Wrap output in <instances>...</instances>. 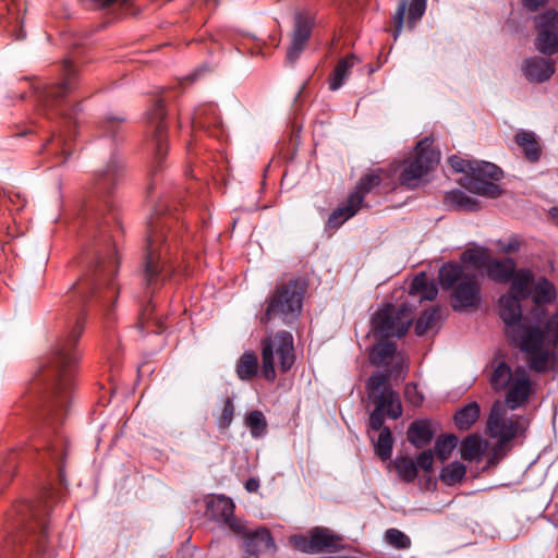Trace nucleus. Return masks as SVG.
I'll return each instance as SVG.
<instances>
[{"mask_svg": "<svg viewBox=\"0 0 558 558\" xmlns=\"http://www.w3.org/2000/svg\"><path fill=\"white\" fill-rule=\"evenodd\" d=\"M85 322L86 313L81 310L71 328L56 342L47 364L40 369L49 392L41 415L45 423L51 428L62 422L74 387L81 357L77 343Z\"/></svg>", "mask_w": 558, "mask_h": 558, "instance_id": "1", "label": "nucleus"}, {"mask_svg": "<svg viewBox=\"0 0 558 558\" xmlns=\"http://www.w3.org/2000/svg\"><path fill=\"white\" fill-rule=\"evenodd\" d=\"M183 222L171 216L151 217L147 225L144 279L147 286L171 276L172 260L183 239Z\"/></svg>", "mask_w": 558, "mask_h": 558, "instance_id": "2", "label": "nucleus"}, {"mask_svg": "<svg viewBox=\"0 0 558 558\" xmlns=\"http://www.w3.org/2000/svg\"><path fill=\"white\" fill-rule=\"evenodd\" d=\"M307 284L300 279L277 283L265 300L259 322L268 325L280 322L293 326L300 318Z\"/></svg>", "mask_w": 558, "mask_h": 558, "instance_id": "3", "label": "nucleus"}, {"mask_svg": "<svg viewBox=\"0 0 558 558\" xmlns=\"http://www.w3.org/2000/svg\"><path fill=\"white\" fill-rule=\"evenodd\" d=\"M514 343L526 355L529 367L536 373H545L548 369L550 352L544 344L558 345V313L546 319L543 327L530 326L523 328Z\"/></svg>", "mask_w": 558, "mask_h": 558, "instance_id": "4", "label": "nucleus"}, {"mask_svg": "<svg viewBox=\"0 0 558 558\" xmlns=\"http://www.w3.org/2000/svg\"><path fill=\"white\" fill-rule=\"evenodd\" d=\"M490 368L488 383L495 392H506L505 402L510 410H515L529 401L532 381L524 367L512 369L504 360L495 356Z\"/></svg>", "mask_w": 558, "mask_h": 558, "instance_id": "5", "label": "nucleus"}, {"mask_svg": "<svg viewBox=\"0 0 558 558\" xmlns=\"http://www.w3.org/2000/svg\"><path fill=\"white\" fill-rule=\"evenodd\" d=\"M369 399L375 403L369 414L368 426L374 432H381L386 426L385 415L397 420L402 415V405L397 391L391 388L388 373H373L365 384Z\"/></svg>", "mask_w": 558, "mask_h": 558, "instance_id": "6", "label": "nucleus"}, {"mask_svg": "<svg viewBox=\"0 0 558 558\" xmlns=\"http://www.w3.org/2000/svg\"><path fill=\"white\" fill-rule=\"evenodd\" d=\"M262 376L267 381H275L277 374L275 357L278 360L281 373L289 372L295 362L294 339L291 332L279 330L265 337L260 341Z\"/></svg>", "mask_w": 558, "mask_h": 558, "instance_id": "7", "label": "nucleus"}, {"mask_svg": "<svg viewBox=\"0 0 558 558\" xmlns=\"http://www.w3.org/2000/svg\"><path fill=\"white\" fill-rule=\"evenodd\" d=\"M383 169L366 173L361 177L354 190L349 193L345 201L332 210L327 220V228L338 229L347 220L354 217L359 210L364 206L365 197L376 187L381 184Z\"/></svg>", "mask_w": 558, "mask_h": 558, "instance_id": "8", "label": "nucleus"}, {"mask_svg": "<svg viewBox=\"0 0 558 558\" xmlns=\"http://www.w3.org/2000/svg\"><path fill=\"white\" fill-rule=\"evenodd\" d=\"M434 140L426 136L420 141L414 150V156L404 162L400 173V184L408 189H415L421 181L435 168L440 161V153L433 147Z\"/></svg>", "mask_w": 558, "mask_h": 558, "instance_id": "9", "label": "nucleus"}, {"mask_svg": "<svg viewBox=\"0 0 558 558\" xmlns=\"http://www.w3.org/2000/svg\"><path fill=\"white\" fill-rule=\"evenodd\" d=\"M412 314L408 305L398 307L385 304L379 307L372 317V330L375 337L388 339L390 337H403L412 324Z\"/></svg>", "mask_w": 558, "mask_h": 558, "instance_id": "10", "label": "nucleus"}, {"mask_svg": "<svg viewBox=\"0 0 558 558\" xmlns=\"http://www.w3.org/2000/svg\"><path fill=\"white\" fill-rule=\"evenodd\" d=\"M502 175L504 172L498 166L474 160L471 174L463 179L462 186L471 193L496 198L502 193L501 187L496 183Z\"/></svg>", "mask_w": 558, "mask_h": 558, "instance_id": "11", "label": "nucleus"}, {"mask_svg": "<svg viewBox=\"0 0 558 558\" xmlns=\"http://www.w3.org/2000/svg\"><path fill=\"white\" fill-rule=\"evenodd\" d=\"M289 542L295 550L304 554L336 553L343 549L342 536L324 526L311 529L307 535H292Z\"/></svg>", "mask_w": 558, "mask_h": 558, "instance_id": "12", "label": "nucleus"}, {"mask_svg": "<svg viewBox=\"0 0 558 558\" xmlns=\"http://www.w3.org/2000/svg\"><path fill=\"white\" fill-rule=\"evenodd\" d=\"M486 429L490 438L498 439V448H501L523 434L525 426L518 416L506 417L504 405L500 401H495L490 408Z\"/></svg>", "mask_w": 558, "mask_h": 558, "instance_id": "13", "label": "nucleus"}, {"mask_svg": "<svg viewBox=\"0 0 558 558\" xmlns=\"http://www.w3.org/2000/svg\"><path fill=\"white\" fill-rule=\"evenodd\" d=\"M166 108L162 99L155 102L148 112V121L155 128L153 143H154V169L151 175L155 177L157 171L161 168V163L168 151V129L165 123Z\"/></svg>", "mask_w": 558, "mask_h": 558, "instance_id": "14", "label": "nucleus"}, {"mask_svg": "<svg viewBox=\"0 0 558 558\" xmlns=\"http://www.w3.org/2000/svg\"><path fill=\"white\" fill-rule=\"evenodd\" d=\"M557 11L548 9L535 19L537 36L535 39L536 49L545 56H553L558 52V33L555 28Z\"/></svg>", "mask_w": 558, "mask_h": 558, "instance_id": "15", "label": "nucleus"}, {"mask_svg": "<svg viewBox=\"0 0 558 558\" xmlns=\"http://www.w3.org/2000/svg\"><path fill=\"white\" fill-rule=\"evenodd\" d=\"M481 301V287L474 274L463 277L451 293V307L454 311H463L475 307Z\"/></svg>", "mask_w": 558, "mask_h": 558, "instance_id": "16", "label": "nucleus"}, {"mask_svg": "<svg viewBox=\"0 0 558 558\" xmlns=\"http://www.w3.org/2000/svg\"><path fill=\"white\" fill-rule=\"evenodd\" d=\"M235 506L231 498L223 495L207 502L206 514L210 520L225 523L235 534L243 533V525L234 517Z\"/></svg>", "mask_w": 558, "mask_h": 558, "instance_id": "17", "label": "nucleus"}, {"mask_svg": "<svg viewBox=\"0 0 558 558\" xmlns=\"http://www.w3.org/2000/svg\"><path fill=\"white\" fill-rule=\"evenodd\" d=\"M17 511L22 514H29L32 521L25 525V530L28 532L32 542L36 544L37 553H45L49 530L47 519L43 517L28 501L21 504Z\"/></svg>", "mask_w": 558, "mask_h": 558, "instance_id": "18", "label": "nucleus"}, {"mask_svg": "<svg viewBox=\"0 0 558 558\" xmlns=\"http://www.w3.org/2000/svg\"><path fill=\"white\" fill-rule=\"evenodd\" d=\"M243 558H259V555L266 551L276 553L277 546L274 537L267 527L246 533L243 527Z\"/></svg>", "mask_w": 558, "mask_h": 558, "instance_id": "19", "label": "nucleus"}, {"mask_svg": "<svg viewBox=\"0 0 558 558\" xmlns=\"http://www.w3.org/2000/svg\"><path fill=\"white\" fill-rule=\"evenodd\" d=\"M112 259L107 262L104 257L98 256L93 276L80 279L75 284V290L81 294V303H86L88 298L106 281L112 272Z\"/></svg>", "mask_w": 558, "mask_h": 558, "instance_id": "20", "label": "nucleus"}, {"mask_svg": "<svg viewBox=\"0 0 558 558\" xmlns=\"http://www.w3.org/2000/svg\"><path fill=\"white\" fill-rule=\"evenodd\" d=\"M408 10V27L413 28L415 24L422 19L426 10V0H400L397 10L392 16L393 31L392 36L395 39L399 37L404 25V14Z\"/></svg>", "mask_w": 558, "mask_h": 558, "instance_id": "21", "label": "nucleus"}, {"mask_svg": "<svg viewBox=\"0 0 558 558\" xmlns=\"http://www.w3.org/2000/svg\"><path fill=\"white\" fill-rule=\"evenodd\" d=\"M313 22L303 14L295 15L294 29L292 33L291 45L287 51V61L293 64L305 49L311 37Z\"/></svg>", "mask_w": 558, "mask_h": 558, "instance_id": "22", "label": "nucleus"}, {"mask_svg": "<svg viewBox=\"0 0 558 558\" xmlns=\"http://www.w3.org/2000/svg\"><path fill=\"white\" fill-rule=\"evenodd\" d=\"M520 302L518 296L509 293L501 295L499 299V315L508 327V336L511 337L513 341L514 338H517L514 330L519 329L523 331V328H525V326L520 324L522 317Z\"/></svg>", "mask_w": 558, "mask_h": 558, "instance_id": "23", "label": "nucleus"}, {"mask_svg": "<svg viewBox=\"0 0 558 558\" xmlns=\"http://www.w3.org/2000/svg\"><path fill=\"white\" fill-rule=\"evenodd\" d=\"M521 69L525 78L532 83L546 82L555 73L554 62L541 57L524 60Z\"/></svg>", "mask_w": 558, "mask_h": 558, "instance_id": "24", "label": "nucleus"}, {"mask_svg": "<svg viewBox=\"0 0 558 558\" xmlns=\"http://www.w3.org/2000/svg\"><path fill=\"white\" fill-rule=\"evenodd\" d=\"M513 141L520 147L527 161L536 163L541 160L543 154L542 145L533 131L519 130L514 134Z\"/></svg>", "mask_w": 558, "mask_h": 558, "instance_id": "25", "label": "nucleus"}, {"mask_svg": "<svg viewBox=\"0 0 558 558\" xmlns=\"http://www.w3.org/2000/svg\"><path fill=\"white\" fill-rule=\"evenodd\" d=\"M62 75L63 78L60 83L48 88L47 97L59 100L76 87L77 72L70 60H64L62 65Z\"/></svg>", "mask_w": 558, "mask_h": 558, "instance_id": "26", "label": "nucleus"}, {"mask_svg": "<svg viewBox=\"0 0 558 558\" xmlns=\"http://www.w3.org/2000/svg\"><path fill=\"white\" fill-rule=\"evenodd\" d=\"M517 264L512 258H489L486 265L487 277L497 283H507L514 276Z\"/></svg>", "mask_w": 558, "mask_h": 558, "instance_id": "27", "label": "nucleus"}, {"mask_svg": "<svg viewBox=\"0 0 558 558\" xmlns=\"http://www.w3.org/2000/svg\"><path fill=\"white\" fill-rule=\"evenodd\" d=\"M466 275H471V272H465L461 263L447 262L438 270V283L441 289L448 291L454 289Z\"/></svg>", "mask_w": 558, "mask_h": 558, "instance_id": "28", "label": "nucleus"}, {"mask_svg": "<svg viewBox=\"0 0 558 558\" xmlns=\"http://www.w3.org/2000/svg\"><path fill=\"white\" fill-rule=\"evenodd\" d=\"M434 434L430 421L415 420L410 424L407 437L415 448H422L432 441Z\"/></svg>", "mask_w": 558, "mask_h": 558, "instance_id": "29", "label": "nucleus"}, {"mask_svg": "<svg viewBox=\"0 0 558 558\" xmlns=\"http://www.w3.org/2000/svg\"><path fill=\"white\" fill-rule=\"evenodd\" d=\"M397 352V344L387 339H380L368 353L369 363L374 366H388Z\"/></svg>", "mask_w": 558, "mask_h": 558, "instance_id": "30", "label": "nucleus"}, {"mask_svg": "<svg viewBox=\"0 0 558 558\" xmlns=\"http://www.w3.org/2000/svg\"><path fill=\"white\" fill-rule=\"evenodd\" d=\"M359 62V58L353 53L341 58L329 76V89L331 92L338 90L344 84L353 66Z\"/></svg>", "mask_w": 558, "mask_h": 558, "instance_id": "31", "label": "nucleus"}, {"mask_svg": "<svg viewBox=\"0 0 558 558\" xmlns=\"http://www.w3.org/2000/svg\"><path fill=\"white\" fill-rule=\"evenodd\" d=\"M487 448V442L480 435L466 436L460 445L461 458L465 461H481Z\"/></svg>", "mask_w": 558, "mask_h": 558, "instance_id": "32", "label": "nucleus"}, {"mask_svg": "<svg viewBox=\"0 0 558 558\" xmlns=\"http://www.w3.org/2000/svg\"><path fill=\"white\" fill-rule=\"evenodd\" d=\"M410 295H417L421 301H434L438 294L435 282L429 281L426 272H418L412 280L409 288Z\"/></svg>", "mask_w": 558, "mask_h": 558, "instance_id": "33", "label": "nucleus"}, {"mask_svg": "<svg viewBox=\"0 0 558 558\" xmlns=\"http://www.w3.org/2000/svg\"><path fill=\"white\" fill-rule=\"evenodd\" d=\"M258 357L252 350L242 353L235 365L236 376L243 381L252 380L258 374Z\"/></svg>", "mask_w": 558, "mask_h": 558, "instance_id": "34", "label": "nucleus"}, {"mask_svg": "<svg viewBox=\"0 0 558 558\" xmlns=\"http://www.w3.org/2000/svg\"><path fill=\"white\" fill-rule=\"evenodd\" d=\"M480 414V404L476 401L469 402L454 413V425L459 430H469L476 423Z\"/></svg>", "mask_w": 558, "mask_h": 558, "instance_id": "35", "label": "nucleus"}, {"mask_svg": "<svg viewBox=\"0 0 558 558\" xmlns=\"http://www.w3.org/2000/svg\"><path fill=\"white\" fill-rule=\"evenodd\" d=\"M533 274L530 269L521 268L514 271V276L511 278V294L518 296L520 301L525 300L530 296V287L533 283Z\"/></svg>", "mask_w": 558, "mask_h": 558, "instance_id": "36", "label": "nucleus"}, {"mask_svg": "<svg viewBox=\"0 0 558 558\" xmlns=\"http://www.w3.org/2000/svg\"><path fill=\"white\" fill-rule=\"evenodd\" d=\"M448 206L457 210L476 211L480 209L477 199L469 196L461 190H452L445 196Z\"/></svg>", "mask_w": 558, "mask_h": 558, "instance_id": "37", "label": "nucleus"}, {"mask_svg": "<svg viewBox=\"0 0 558 558\" xmlns=\"http://www.w3.org/2000/svg\"><path fill=\"white\" fill-rule=\"evenodd\" d=\"M532 300L537 305L549 304L556 299L555 286L545 277L537 280L531 291Z\"/></svg>", "mask_w": 558, "mask_h": 558, "instance_id": "38", "label": "nucleus"}, {"mask_svg": "<svg viewBox=\"0 0 558 558\" xmlns=\"http://www.w3.org/2000/svg\"><path fill=\"white\" fill-rule=\"evenodd\" d=\"M123 172V166L120 161L112 159L106 170L100 174L97 182V190L99 192L108 191L118 182L119 177Z\"/></svg>", "mask_w": 558, "mask_h": 558, "instance_id": "39", "label": "nucleus"}, {"mask_svg": "<svg viewBox=\"0 0 558 558\" xmlns=\"http://www.w3.org/2000/svg\"><path fill=\"white\" fill-rule=\"evenodd\" d=\"M399 477L405 483H413L417 477V464L408 456L397 457L393 461Z\"/></svg>", "mask_w": 558, "mask_h": 558, "instance_id": "40", "label": "nucleus"}, {"mask_svg": "<svg viewBox=\"0 0 558 558\" xmlns=\"http://www.w3.org/2000/svg\"><path fill=\"white\" fill-rule=\"evenodd\" d=\"M466 473V468L461 462L454 461L441 469L440 480L448 486H453L457 483H460Z\"/></svg>", "mask_w": 558, "mask_h": 558, "instance_id": "41", "label": "nucleus"}, {"mask_svg": "<svg viewBox=\"0 0 558 558\" xmlns=\"http://www.w3.org/2000/svg\"><path fill=\"white\" fill-rule=\"evenodd\" d=\"M245 425L254 438L263 437L267 433V421L262 411L254 410L246 414Z\"/></svg>", "mask_w": 558, "mask_h": 558, "instance_id": "42", "label": "nucleus"}, {"mask_svg": "<svg viewBox=\"0 0 558 558\" xmlns=\"http://www.w3.org/2000/svg\"><path fill=\"white\" fill-rule=\"evenodd\" d=\"M488 260L489 255L486 247L468 248L461 254V262L470 264L476 269L486 268Z\"/></svg>", "mask_w": 558, "mask_h": 558, "instance_id": "43", "label": "nucleus"}, {"mask_svg": "<svg viewBox=\"0 0 558 558\" xmlns=\"http://www.w3.org/2000/svg\"><path fill=\"white\" fill-rule=\"evenodd\" d=\"M392 449V433L389 427H385L379 433L377 441L375 442V452L383 461H386L391 458Z\"/></svg>", "mask_w": 558, "mask_h": 558, "instance_id": "44", "label": "nucleus"}, {"mask_svg": "<svg viewBox=\"0 0 558 558\" xmlns=\"http://www.w3.org/2000/svg\"><path fill=\"white\" fill-rule=\"evenodd\" d=\"M458 445V437L449 434L441 435L436 439L435 442V454L440 461H446L452 453L453 449Z\"/></svg>", "mask_w": 558, "mask_h": 558, "instance_id": "45", "label": "nucleus"}, {"mask_svg": "<svg viewBox=\"0 0 558 558\" xmlns=\"http://www.w3.org/2000/svg\"><path fill=\"white\" fill-rule=\"evenodd\" d=\"M440 317V311L437 307L425 310L415 323V333L423 336L428 329L435 326Z\"/></svg>", "mask_w": 558, "mask_h": 558, "instance_id": "46", "label": "nucleus"}, {"mask_svg": "<svg viewBox=\"0 0 558 558\" xmlns=\"http://www.w3.org/2000/svg\"><path fill=\"white\" fill-rule=\"evenodd\" d=\"M385 541L396 549H408L411 546L410 537L402 531L395 527L386 531Z\"/></svg>", "mask_w": 558, "mask_h": 558, "instance_id": "47", "label": "nucleus"}, {"mask_svg": "<svg viewBox=\"0 0 558 558\" xmlns=\"http://www.w3.org/2000/svg\"><path fill=\"white\" fill-rule=\"evenodd\" d=\"M234 415V404L231 398L227 397L223 401L221 414L217 418V426L219 429H227L230 427Z\"/></svg>", "mask_w": 558, "mask_h": 558, "instance_id": "48", "label": "nucleus"}, {"mask_svg": "<svg viewBox=\"0 0 558 558\" xmlns=\"http://www.w3.org/2000/svg\"><path fill=\"white\" fill-rule=\"evenodd\" d=\"M474 160L463 159L460 156L452 155L448 158L449 166L457 173H466L471 174L472 166Z\"/></svg>", "mask_w": 558, "mask_h": 558, "instance_id": "49", "label": "nucleus"}, {"mask_svg": "<svg viewBox=\"0 0 558 558\" xmlns=\"http://www.w3.org/2000/svg\"><path fill=\"white\" fill-rule=\"evenodd\" d=\"M501 253H515L521 248V241L517 235H511L508 240H498L496 242Z\"/></svg>", "mask_w": 558, "mask_h": 558, "instance_id": "50", "label": "nucleus"}, {"mask_svg": "<svg viewBox=\"0 0 558 558\" xmlns=\"http://www.w3.org/2000/svg\"><path fill=\"white\" fill-rule=\"evenodd\" d=\"M414 461L417 464V470L421 469L424 472H430L434 463L433 451L430 449L422 451Z\"/></svg>", "mask_w": 558, "mask_h": 558, "instance_id": "51", "label": "nucleus"}, {"mask_svg": "<svg viewBox=\"0 0 558 558\" xmlns=\"http://www.w3.org/2000/svg\"><path fill=\"white\" fill-rule=\"evenodd\" d=\"M404 395L407 400L415 407L421 405L424 399L423 395L417 391V386L413 383L405 385Z\"/></svg>", "mask_w": 558, "mask_h": 558, "instance_id": "52", "label": "nucleus"}, {"mask_svg": "<svg viewBox=\"0 0 558 558\" xmlns=\"http://www.w3.org/2000/svg\"><path fill=\"white\" fill-rule=\"evenodd\" d=\"M153 312H154V305L149 301L145 305V307L142 310V312L140 314V317H138L137 326H138L141 331H143L146 328V325H147L148 320L150 319V317L153 315Z\"/></svg>", "mask_w": 558, "mask_h": 558, "instance_id": "53", "label": "nucleus"}, {"mask_svg": "<svg viewBox=\"0 0 558 558\" xmlns=\"http://www.w3.org/2000/svg\"><path fill=\"white\" fill-rule=\"evenodd\" d=\"M205 108H198L195 112H194V116L192 118V123L194 126H197V128H202V129H205L209 125V123H207L204 119H203V113L205 112Z\"/></svg>", "mask_w": 558, "mask_h": 558, "instance_id": "54", "label": "nucleus"}, {"mask_svg": "<svg viewBox=\"0 0 558 558\" xmlns=\"http://www.w3.org/2000/svg\"><path fill=\"white\" fill-rule=\"evenodd\" d=\"M523 7L531 12H535L538 9L543 8L548 0H521Z\"/></svg>", "mask_w": 558, "mask_h": 558, "instance_id": "55", "label": "nucleus"}, {"mask_svg": "<svg viewBox=\"0 0 558 558\" xmlns=\"http://www.w3.org/2000/svg\"><path fill=\"white\" fill-rule=\"evenodd\" d=\"M245 489L250 493H255L258 490L259 488V481L257 478H254V477H250L246 482H245Z\"/></svg>", "mask_w": 558, "mask_h": 558, "instance_id": "56", "label": "nucleus"}, {"mask_svg": "<svg viewBox=\"0 0 558 558\" xmlns=\"http://www.w3.org/2000/svg\"><path fill=\"white\" fill-rule=\"evenodd\" d=\"M10 3L8 1L2 0V2H0V26L3 24L4 21V11L10 12Z\"/></svg>", "mask_w": 558, "mask_h": 558, "instance_id": "57", "label": "nucleus"}, {"mask_svg": "<svg viewBox=\"0 0 558 558\" xmlns=\"http://www.w3.org/2000/svg\"><path fill=\"white\" fill-rule=\"evenodd\" d=\"M123 121H124L123 118H118V119L112 118V119H108L107 124L114 125V124H120Z\"/></svg>", "mask_w": 558, "mask_h": 558, "instance_id": "58", "label": "nucleus"}, {"mask_svg": "<svg viewBox=\"0 0 558 558\" xmlns=\"http://www.w3.org/2000/svg\"><path fill=\"white\" fill-rule=\"evenodd\" d=\"M23 536H26L27 543H29L32 546L36 547V544L34 542H32V539L29 538V534L25 529H24L23 535H20V538H23Z\"/></svg>", "mask_w": 558, "mask_h": 558, "instance_id": "59", "label": "nucleus"}, {"mask_svg": "<svg viewBox=\"0 0 558 558\" xmlns=\"http://www.w3.org/2000/svg\"><path fill=\"white\" fill-rule=\"evenodd\" d=\"M80 110H81V105L78 104V105H76V106L72 109V112H71V113H69V117H71L72 114H73V116H76V114H77V112H78Z\"/></svg>", "mask_w": 558, "mask_h": 558, "instance_id": "60", "label": "nucleus"}, {"mask_svg": "<svg viewBox=\"0 0 558 558\" xmlns=\"http://www.w3.org/2000/svg\"><path fill=\"white\" fill-rule=\"evenodd\" d=\"M107 289H108V290H110V291H112V292L114 291V289H116V288H114V284H113V282H112V279H110V282L108 283Z\"/></svg>", "mask_w": 558, "mask_h": 558, "instance_id": "61", "label": "nucleus"}, {"mask_svg": "<svg viewBox=\"0 0 558 558\" xmlns=\"http://www.w3.org/2000/svg\"><path fill=\"white\" fill-rule=\"evenodd\" d=\"M50 450H51V458L57 459L59 457V453L54 452V448H50Z\"/></svg>", "mask_w": 558, "mask_h": 558, "instance_id": "62", "label": "nucleus"}, {"mask_svg": "<svg viewBox=\"0 0 558 558\" xmlns=\"http://www.w3.org/2000/svg\"><path fill=\"white\" fill-rule=\"evenodd\" d=\"M105 204L111 210V207H112L111 203H109L108 201H105Z\"/></svg>", "mask_w": 558, "mask_h": 558, "instance_id": "63", "label": "nucleus"}, {"mask_svg": "<svg viewBox=\"0 0 558 558\" xmlns=\"http://www.w3.org/2000/svg\"><path fill=\"white\" fill-rule=\"evenodd\" d=\"M555 28L558 29V12H557V22H555Z\"/></svg>", "mask_w": 558, "mask_h": 558, "instance_id": "64", "label": "nucleus"}]
</instances>
